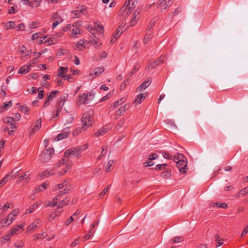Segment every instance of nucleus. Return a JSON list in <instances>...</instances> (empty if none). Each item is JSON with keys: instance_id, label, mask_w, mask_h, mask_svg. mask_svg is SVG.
Listing matches in <instances>:
<instances>
[{"instance_id": "nucleus-45", "label": "nucleus", "mask_w": 248, "mask_h": 248, "mask_svg": "<svg viewBox=\"0 0 248 248\" xmlns=\"http://www.w3.org/2000/svg\"><path fill=\"white\" fill-rule=\"evenodd\" d=\"M58 93L57 91L51 92L50 94L46 97V99L49 101L53 100L55 98V95Z\"/></svg>"}, {"instance_id": "nucleus-51", "label": "nucleus", "mask_w": 248, "mask_h": 248, "mask_svg": "<svg viewBox=\"0 0 248 248\" xmlns=\"http://www.w3.org/2000/svg\"><path fill=\"white\" fill-rule=\"evenodd\" d=\"M10 174H8L6 175L3 179L0 181V187H1L7 181L8 178L9 177Z\"/></svg>"}, {"instance_id": "nucleus-54", "label": "nucleus", "mask_w": 248, "mask_h": 248, "mask_svg": "<svg viewBox=\"0 0 248 248\" xmlns=\"http://www.w3.org/2000/svg\"><path fill=\"white\" fill-rule=\"evenodd\" d=\"M121 33L122 32L120 31L119 29H117L115 31V33L113 35V37L114 38V39H115V40L117 39L121 34Z\"/></svg>"}, {"instance_id": "nucleus-33", "label": "nucleus", "mask_w": 248, "mask_h": 248, "mask_svg": "<svg viewBox=\"0 0 248 248\" xmlns=\"http://www.w3.org/2000/svg\"><path fill=\"white\" fill-rule=\"evenodd\" d=\"M68 95L67 93H63L60 96L57 104L60 103V104H62V107H63L64 105L65 102L66 101L67 99H68Z\"/></svg>"}, {"instance_id": "nucleus-26", "label": "nucleus", "mask_w": 248, "mask_h": 248, "mask_svg": "<svg viewBox=\"0 0 248 248\" xmlns=\"http://www.w3.org/2000/svg\"><path fill=\"white\" fill-rule=\"evenodd\" d=\"M150 80L149 79H147L143 82H142V84L139 87H138L137 90L139 92H141L143 90H145L150 85Z\"/></svg>"}, {"instance_id": "nucleus-43", "label": "nucleus", "mask_w": 248, "mask_h": 248, "mask_svg": "<svg viewBox=\"0 0 248 248\" xmlns=\"http://www.w3.org/2000/svg\"><path fill=\"white\" fill-rule=\"evenodd\" d=\"M113 161L110 160L109 161L105 168V171L107 172H109L111 170L113 169L112 168V164H113Z\"/></svg>"}, {"instance_id": "nucleus-16", "label": "nucleus", "mask_w": 248, "mask_h": 248, "mask_svg": "<svg viewBox=\"0 0 248 248\" xmlns=\"http://www.w3.org/2000/svg\"><path fill=\"white\" fill-rule=\"evenodd\" d=\"M172 4L171 0H159L157 4L163 9H166L168 7L170 6Z\"/></svg>"}, {"instance_id": "nucleus-29", "label": "nucleus", "mask_w": 248, "mask_h": 248, "mask_svg": "<svg viewBox=\"0 0 248 248\" xmlns=\"http://www.w3.org/2000/svg\"><path fill=\"white\" fill-rule=\"evenodd\" d=\"M67 72V67H61L58 72V75L62 78H64V77H66V75Z\"/></svg>"}, {"instance_id": "nucleus-32", "label": "nucleus", "mask_w": 248, "mask_h": 248, "mask_svg": "<svg viewBox=\"0 0 248 248\" xmlns=\"http://www.w3.org/2000/svg\"><path fill=\"white\" fill-rule=\"evenodd\" d=\"M82 33V31L81 29L78 28H73L72 30V31L71 34H69V36L72 38H77V36L78 34H80Z\"/></svg>"}, {"instance_id": "nucleus-34", "label": "nucleus", "mask_w": 248, "mask_h": 248, "mask_svg": "<svg viewBox=\"0 0 248 248\" xmlns=\"http://www.w3.org/2000/svg\"><path fill=\"white\" fill-rule=\"evenodd\" d=\"M171 174L170 169L168 168L161 173V176L163 178L168 179L170 177Z\"/></svg>"}, {"instance_id": "nucleus-61", "label": "nucleus", "mask_w": 248, "mask_h": 248, "mask_svg": "<svg viewBox=\"0 0 248 248\" xmlns=\"http://www.w3.org/2000/svg\"><path fill=\"white\" fill-rule=\"evenodd\" d=\"M29 177V174H28L27 172H26L24 173V175H21L19 177V181H22L23 179H28Z\"/></svg>"}, {"instance_id": "nucleus-37", "label": "nucleus", "mask_w": 248, "mask_h": 248, "mask_svg": "<svg viewBox=\"0 0 248 248\" xmlns=\"http://www.w3.org/2000/svg\"><path fill=\"white\" fill-rule=\"evenodd\" d=\"M168 165L166 163L162 164H157L155 166V170H166L168 169Z\"/></svg>"}, {"instance_id": "nucleus-5", "label": "nucleus", "mask_w": 248, "mask_h": 248, "mask_svg": "<svg viewBox=\"0 0 248 248\" xmlns=\"http://www.w3.org/2000/svg\"><path fill=\"white\" fill-rule=\"evenodd\" d=\"M54 154V149L48 148L44 150L40 155V159L43 162H48L52 157Z\"/></svg>"}, {"instance_id": "nucleus-60", "label": "nucleus", "mask_w": 248, "mask_h": 248, "mask_svg": "<svg viewBox=\"0 0 248 248\" xmlns=\"http://www.w3.org/2000/svg\"><path fill=\"white\" fill-rule=\"evenodd\" d=\"M14 246L15 247L19 248H22L24 246V243L23 241L16 242L15 243Z\"/></svg>"}, {"instance_id": "nucleus-64", "label": "nucleus", "mask_w": 248, "mask_h": 248, "mask_svg": "<svg viewBox=\"0 0 248 248\" xmlns=\"http://www.w3.org/2000/svg\"><path fill=\"white\" fill-rule=\"evenodd\" d=\"M240 194L245 195L246 194H248V187H245L242 189L241 190L240 192Z\"/></svg>"}, {"instance_id": "nucleus-38", "label": "nucleus", "mask_w": 248, "mask_h": 248, "mask_svg": "<svg viewBox=\"0 0 248 248\" xmlns=\"http://www.w3.org/2000/svg\"><path fill=\"white\" fill-rule=\"evenodd\" d=\"M126 100V98L125 97H123L120 99L118 100L116 102H115L113 104V107L114 108L117 107L118 106L122 105L123 103L125 102Z\"/></svg>"}, {"instance_id": "nucleus-59", "label": "nucleus", "mask_w": 248, "mask_h": 248, "mask_svg": "<svg viewBox=\"0 0 248 248\" xmlns=\"http://www.w3.org/2000/svg\"><path fill=\"white\" fill-rule=\"evenodd\" d=\"M182 240V238L181 237L176 236L172 239L171 243H178V242H181Z\"/></svg>"}, {"instance_id": "nucleus-48", "label": "nucleus", "mask_w": 248, "mask_h": 248, "mask_svg": "<svg viewBox=\"0 0 248 248\" xmlns=\"http://www.w3.org/2000/svg\"><path fill=\"white\" fill-rule=\"evenodd\" d=\"M153 37V35L151 33H147L145 35L144 39H143V43L144 44H146L148 42L150 39L152 38Z\"/></svg>"}, {"instance_id": "nucleus-44", "label": "nucleus", "mask_w": 248, "mask_h": 248, "mask_svg": "<svg viewBox=\"0 0 248 248\" xmlns=\"http://www.w3.org/2000/svg\"><path fill=\"white\" fill-rule=\"evenodd\" d=\"M211 204H213L211 206H215L216 207H218L224 208V209L227 208L228 207L227 204L225 203H219L218 202H216V203H211Z\"/></svg>"}, {"instance_id": "nucleus-31", "label": "nucleus", "mask_w": 248, "mask_h": 248, "mask_svg": "<svg viewBox=\"0 0 248 248\" xmlns=\"http://www.w3.org/2000/svg\"><path fill=\"white\" fill-rule=\"evenodd\" d=\"M41 203L35 202L33 204L30 206L26 210L25 214H30L34 212L35 208H37Z\"/></svg>"}, {"instance_id": "nucleus-15", "label": "nucleus", "mask_w": 248, "mask_h": 248, "mask_svg": "<svg viewBox=\"0 0 248 248\" xmlns=\"http://www.w3.org/2000/svg\"><path fill=\"white\" fill-rule=\"evenodd\" d=\"M104 71V68L103 67H98L95 68L93 72H91L89 76L92 79H93L96 77L100 75Z\"/></svg>"}, {"instance_id": "nucleus-13", "label": "nucleus", "mask_w": 248, "mask_h": 248, "mask_svg": "<svg viewBox=\"0 0 248 248\" xmlns=\"http://www.w3.org/2000/svg\"><path fill=\"white\" fill-rule=\"evenodd\" d=\"M55 172H53L52 170L50 169H47L39 173L37 175V178L40 180L43 179L51 176Z\"/></svg>"}, {"instance_id": "nucleus-52", "label": "nucleus", "mask_w": 248, "mask_h": 248, "mask_svg": "<svg viewBox=\"0 0 248 248\" xmlns=\"http://www.w3.org/2000/svg\"><path fill=\"white\" fill-rule=\"evenodd\" d=\"M13 234L11 233V232H10V231H9L7 234H6L4 237H3V239H4V241H8L10 239L11 237H12V236H13Z\"/></svg>"}, {"instance_id": "nucleus-57", "label": "nucleus", "mask_w": 248, "mask_h": 248, "mask_svg": "<svg viewBox=\"0 0 248 248\" xmlns=\"http://www.w3.org/2000/svg\"><path fill=\"white\" fill-rule=\"evenodd\" d=\"M110 186H108L107 187L105 188L100 193L99 197L100 198L102 197L109 190L110 188Z\"/></svg>"}, {"instance_id": "nucleus-20", "label": "nucleus", "mask_w": 248, "mask_h": 248, "mask_svg": "<svg viewBox=\"0 0 248 248\" xmlns=\"http://www.w3.org/2000/svg\"><path fill=\"white\" fill-rule=\"evenodd\" d=\"M139 14L140 12L137 11V10L134 12L130 21L131 26H134L137 23L140 18Z\"/></svg>"}, {"instance_id": "nucleus-53", "label": "nucleus", "mask_w": 248, "mask_h": 248, "mask_svg": "<svg viewBox=\"0 0 248 248\" xmlns=\"http://www.w3.org/2000/svg\"><path fill=\"white\" fill-rule=\"evenodd\" d=\"M37 91L38 92V99H41L43 97V89L39 88Z\"/></svg>"}, {"instance_id": "nucleus-18", "label": "nucleus", "mask_w": 248, "mask_h": 248, "mask_svg": "<svg viewBox=\"0 0 248 248\" xmlns=\"http://www.w3.org/2000/svg\"><path fill=\"white\" fill-rule=\"evenodd\" d=\"M19 213V210L18 209H16L7 216V217L9 220L8 224H11L14 221L16 217L18 215Z\"/></svg>"}, {"instance_id": "nucleus-19", "label": "nucleus", "mask_w": 248, "mask_h": 248, "mask_svg": "<svg viewBox=\"0 0 248 248\" xmlns=\"http://www.w3.org/2000/svg\"><path fill=\"white\" fill-rule=\"evenodd\" d=\"M38 43V44H45L47 45L54 44L52 39L47 38V35H45L41 37Z\"/></svg>"}, {"instance_id": "nucleus-12", "label": "nucleus", "mask_w": 248, "mask_h": 248, "mask_svg": "<svg viewBox=\"0 0 248 248\" xmlns=\"http://www.w3.org/2000/svg\"><path fill=\"white\" fill-rule=\"evenodd\" d=\"M112 127V125L111 124H106L105 126L98 130L95 133V135L96 137L102 136L106 132L109 131Z\"/></svg>"}, {"instance_id": "nucleus-28", "label": "nucleus", "mask_w": 248, "mask_h": 248, "mask_svg": "<svg viewBox=\"0 0 248 248\" xmlns=\"http://www.w3.org/2000/svg\"><path fill=\"white\" fill-rule=\"evenodd\" d=\"M24 225H22V224L20 225H17L16 227H15L12 228L10 230V232L13 234V235H14L16 234H18V233H20L23 230L22 229V231H21V229H22L23 228V227H24Z\"/></svg>"}, {"instance_id": "nucleus-21", "label": "nucleus", "mask_w": 248, "mask_h": 248, "mask_svg": "<svg viewBox=\"0 0 248 248\" xmlns=\"http://www.w3.org/2000/svg\"><path fill=\"white\" fill-rule=\"evenodd\" d=\"M5 124H8L10 126V128L13 129L16 128V126L15 124V120L12 117H6L3 120Z\"/></svg>"}, {"instance_id": "nucleus-63", "label": "nucleus", "mask_w": 248, "mask_h": 248, "mask_svg": "<svg viewBox=\"0 0 248 248\" xmlns=\"http://www.w3.org/2000/svg\"><path fill=\"white\" fill-rule=\"evenodd\" d=\"M38 27V24L37 22H33L30 24V28L31 29L36 28Z\"/></svg>"}, {"instance_id": "nucleus-47", "label": "nucleus", "mask_w": 248, "mask_h": 248, "mask_svg": "<svg viewBox=\"0 0 248 248\" xmlns=\"http://www.w3.org/2000/svg\"><path fill=\"white\" fill-rule=\"evenodd\" d=\"M158 20V18L157 17H155L153 18L150 23V25L148 27V30L150 31L153 27L155 26V22Z\"/></svg>"}, {"instance_id": "nucleus-55", "label": "nucleus", "mask_w": 248, "mask_h": 248, "mask_svg": "<svg viewBox=\"0 0 248 248\" xmlns=\"http://www.w3.org/2000/svg\"><path fill=\"white\" fill-rule=\"evenodd\" d=\"M74 220V219L73 217V216L70 217L69 218L66 219L64 222V225L66 226H68L69 224H70Z\"/></svg>"}, {"instance_id": "nucleus-39", "label": "nucleus", "mask_w": 248, "mask_h": 248, "mask_svg": "<svg viewBox=\"0 0 248 248\" xmlns=\"http://www.w3.org/2000/svg\"><path fill=\"white\" fill-rule=\"evenodd\" d=\"M185 156L182 154L178 153L176 155L173 156V160L176 163H177L178 161L181 160L183 159H185Z\"/></svg>"}, {"instance_id": "nucleus-23", "label": "nucleus", "mask_w": 248, "mask_h": 248, "mask_svg": "<svg viewBox=\"0 0 248 248\" xmlns=\"http://www.w3.org/2000/svg\"><path fill=\"white\" fill-rule=\"evenodd\" d=\"M164 62V60H162L160 58L159 59L158 61H155L153 62H150L146 65V68L147 69H150L151 68H155L157 65L159 64L160 63H163Z\"/></svg>"}, {"instance_id": "nucleus-3", "label": "nucleus", "mask_w": 248, "mask_h": 248, "mask_svg": "<svg viewBox=\"0 0 248 248\" xmlns=\"http://www.w3.org/2000/svg\"><path fill=\"white\" fill-rule=\"evenodd\" d=\"M81 122L82 126L81 129L83 131L86 130L88 127L92 126L93 124V116L90 112L85 113L82 117Z\"/></svg>"}, {"instance_id": "nucleus-35", "label": "nucleus", "mask_w": 248, "mask_h": 248, "mask_svg": "<svg viewBox=\"0 0 248 248\" xmlns=\"http://www.w3.org/2000/svg\"><path fill=\"white\" fill-rule=\"evenodd\" d=\"M42 0H33L32 1H30L29 6L31 8L37 7L40 5Z\"/></svg>"}, {"instance_id": "nucleus-10", "label": "nucleus", "mask_w": 248, "mask_h": 248, "mask_svg": "<svg viewBox=\"0 0 248 248\" xmlns=\"http://www.w3.org/2000/svg\"><path fill=\"white\" fill-rule=\"evenodd\" d=\"M41 119H37L33 125H32L31 127V130H30L29 134L30 135L34 134L36 133L41 128Z\"/></svg>"}, {"instance_id": "nucleus-7", "label": "nucleus", "mask_w": 248, "mask_h": 248, "mask_svg": "<svg viewBox=\"0 0 248 248\" xmlns=\"http://www.w3.org/2000/svg\"><path fill=\"white\" fill-rule=\"evenodd\" d=\"M187 163V161L186 157H185V159L178 161V162L176 165L181 173H185L186 172L188 169L186 167Z\"/></svg>"}, {"instance_id": "nucleus-40", "label": "nucleus", "mask_w": 248, "mask_h": 248, "mask_svg": "<svg viewBox=\"0 0 248 248\" xmlns=\"http://www.w3.org/2000/svg\"><path fill=\"white\" fill-rule=\"evenodd\" d=\"M12 106V102L11 101H10L8 102H4L3 103V105L1 107V109L2 111H5L11 107Z\"/></svg>"}, {"instance_id": "nucleus-41", "label": "nucleus", "mask_w": 248, "mask_h": 248, "mask_svg": "<svg viewBox=\"0 0 248 248\" xmlns=\"http://www.w3.org/2000/svg\"><path fill=\"white\" fill-rule=\"evenodd\" d=\"M68 135V133L67 132L61 133L60 134H58L57 137V140H62L67 138Z\"/></svg>"}, {"instance_id": "nucleus-11", "label": "nucleus", "mask_w": 248, "mask_h": 248, "mask_svg": "<svg viewBox=\"0 0 248 248\" xmlns=\"http://www.w3.org/2000/svg\"><path fill=\"white\" fill-rule=\"evenodd\" d=\"M41 223V220L39 218H36L34 221L29 225L27 228V232H31L34 230L38 228V225Z\"/></svg>"}, {"instance_id": "nucleus-49", "label": "nucleus", "mask_w": 248, "mask_h": 248, "mask_svg": "<svg viewBox=\"0 0 248 248\" xmlns=\"http://www.w3.org/2000/svg\"><path fill=\"white\" fill-rule=\"evenodd\" d=\"M68 180H65L64 181V182H63V183H62V184H60L56 186H55V187L54 188V189L55 190H59V189L64 187L65 186H66Z\"/></svg>"}, {"instance_id": "nucleus-46", "label": "nucleus", "mask_w": 248, "mask_h": 248, "mask_svg": "<svg viewBox=\"0 0 248 248\" xmlns=\"http://www.w3.org/2000/svg\"><path fill=\"white\" fill-rule=\"evenodd\" d=\"M69 202V200L67 199H65L59 203L58 205V207L59 208H61L63 207V206L68 204Z\"/></svg>"}, {"instance_id": "nucleus-25", "label": "nucleus", "mask_w": 248, "mask_h": 248, "mask_svg": "<svg viewBox=\"0 0 248 248\" xmlns=\"http://www.w3.org/2000/svg\"><path fill=\"white\" fill-rule=\"evenodd\" d=\"M87 41L84 40H80L76 45L75 48L78 50H82L86 47Z\"/></svg>"}, {"instance_id": "nucleus-30", "label": "nucleus", "mask_w": 248, "mask_h": 248, "mask_svg": "<svg viewBox=\"0 0 248 248\" xmlns=\"http://www.w3.org/2000/svg\"><path fill=\"white\" fill-rule=\"evenodd\" d=\"M62 212V210L54 211L51 213L48 217V221H51L54 220L57 217L59 216Z\"/></svg>"}, {"instance_id": "nucleus-9", "label": "nucleus", "mask_w": 248, "mask_h": 248, "mask_svg": "<svg viewBox=\"0 0 248 248\" xmlns=\"http://www.w3.org/2000/svg\"><path fill=\"white\" fill-rule=\"evenodd\" d=\"M52 19L54 22L52 25L53 29L63 21V19L59 13H55L52 15Z\"/></svg>"}, {"instance_id": "nucleus-50", "label": "nucleus", "mask_w": 248, "mask_h": 248, "mask_svg": "<svg viewBox=\"0 0 248 248\" xmlns=\"http://www.w3.org/2000/svg\"><path fill=\"white\" fill-rule=\"evenodd\" d=\"M215 239L216 241H217V244L216 245L217 247H218L221 246L222 245L223 242L221 239H219V236L218 234H216L215 235Z\"/></svg>"}, {"instance_id": "nucleus-58", "label": "nucleus", "mask_w": 248, "mask_h": 248, "mask_svg": "<svg viewBox=\"0 0 248 248\" xmlns=\"http://www.w3.org/2000/svg\"><path fill=\"white\" fill-rule=\"evenodd\" d=\"M82 22L81 21H77L75 23H74L72 24V27L74 28H78V29H80V27L81 26Z\"/></svg>"}, {"instance_id": "nucleus-62", "label": "nucleus", "mask_w": 248, "mask_h": 248, "mask_svg": "<svg viewBox=\"0 0 248 248\" xmlns=\"http://www.w3.org/2000/svg\"><path fill=\"white\" fill-rule=\"evenodd\" d=\"M21 110L25 113H27L30 110V108L28 106H21L20 107Z\"/></svg>"}, {"instance_id": "nucleus-42", "label": "nucleus", "mask_w": 248, "mask_h": 248, "mask_svg": "<svg viewBox=\"0 0 248 248\" xmlns=\"http://www.w3.org/2000/svg\"><path fill=\"white\" fill-rule=\"evenodd\" d=\"M91 43L96 47H98L102 45L99 39L95 36H94V38L92 40Z\"/></svg>"}, {"instance_id": "nucleus-14", "label": "nucleus", "mask_w": 248, "mask_h": 248, "mask_svg": "<svg viewBox=\"0 0 248 248\" xmlns=\"http://www.w3.org/2000/svg\"><path fill=\"white\" fill-rule=\"evenodd\" d=\"M157 157V155L155 153L150 154L147 160L144 163V166L145 167H150L154 165V163L153 162V160L156 159Z\"/></svg>"}, {"instance_id": "nucleus-17", "label": "nucleus", "mask_w": 248, "mask_h": 248, "mask_svg": "<svg viewBox=\"0 0 248 248\" xmlns=\"http://www.w3.org/2000/svg\"><path fill=\"white\" fill-rule=\"evenodd\" d=\"M86 9V7L85 6H81L80 9L75 10L72 13L73 17L78 18L84 14V12L85 11Z\"/></svg>"}, {"instance_id": "nucleus-8", "label": "nucleus", "mask_w": 248, "mask_h": 248, "mask_svg": "<svg viewBox=\"0 0 248 248\" xmlns=\"http://www.w3.org/2000/svg\"><path fill=\"white\" fill-rule=\"evenodd\" d=\"M69 190L68 189L66 188V187H65L63 190H62L59 192V194L55 198L52 199L51 202H50L49 204L47 205V206H49L52 207H54V206H55L58 203V200L60 199V196L64 195L65 194L68 193Z\"/></svg>"}, {"instance_id": "nucleus-27", "label": "nucleus", "mask_w": 248, "mask_h": 248, "mask_svg": "<svg viewBox=\"0 0 248 248\" xmlns=\"http://www.w3.org/2000/svg\"><path fill=\"white\" fill-rule=\"evenodd\" d=\"M30 71L31 68H30V66H28V65H24L19 68L17 73L20 74H26L29 73Z\"/></svg>"}, {"instance_id": "nucleus-22", "label": "nucleus", "mask_w": 248, "mask_h": 248, "mask_svg": "<svg viewBox=\"0 0 248 248\" xmlns=\"http://www.w3.org/2000/svg\"><path fill=\"white\" fill-rule=\"evenodd\" d=\"M62 104H57L56 106V109L53 112L52 118H57L59 116L60 113L62 111Z\"/></svg>"}, {"instance_id": "nucleus-2", "label": "nucleus", "mask_w": 248, "mask_h": 248, "mask_svg": "<svg viewBox=\"0 0 248 248\" xmlns=\"http://www.w3.org/2000/svg\"><path fill=\"white\" fill-rule=\"evenodd\" d=\"M136 5V1L135 0H126L125 4L121 9L122 16L125 17L128 16L135 8Z\"/></svg>"}, {"instance_id": "nucleus-24", "label": "nucleus", "mask_w": 248, "mask_h": 248, "mask_svg": "<svg viewBox=\"0 0 248 248\" xmlns=\"http://www.w3.org/2000/svg\"><path fill=\"white\" fill-rule=\"evenodd\" d=\"M147 96L146 93L139 94L136 98L134 101L133 104H140L141 103L142 101Z\"/></svg>"}, {"instance_id": "nucleus-36", "label": "nucleus", "mask_w": 248, "mask_h": 248, "mask_svg": "<svg viewBox=\"0 0 248 248\" xmlns=\"http://www.w3.org/2000/svg\"><path fill=\"white\" fill-rule=\"evenodd\" d=\"M15 25L16 24L15 22L12 21H8L5 23L4 28L6 30L12 29L15 28Z\"/></svg>"}, {"instance_id": "nucleus-6", "label": "nucleus", "mask_w": 248, "mask_h": 248, "mask_svg": "<svg viewBox=\"0 0 248 248\" xmlns=\"http://www.w3.org/2000/svg\"><path fill=\"white\" fill-rule=\"evenodd\" d=\"M86 28L93 35H94L95 33L98 35H102L103 33V27L96 23H95L93 26L88 25L86 26Z\"/></svg>"}, {"instance_id": "nucleus-1", "label": "nucleus", "mask_w": 248, "mask_h": 248, "mask_svg": "<svg viewBox=\"0 0 248 248\" xmlns=\"http://www.w3.org/2000/svg\"><path fill=\"white\" fill-rule=\"evenodd\" d=\"M81 148H72L67 150L65 152L64 158L61 159L57 164V167H63L61 170H56V171H58V175L62 176L67 172L72 165L70 160L75 156L77 158L80 157L81 156Z\"/></svg>"}, {"instance_id": "nucleus-4", "label": "nucleus", "mask_w": 248, "mask_h": 248, "mask_svg": "<svg viewBox=\"0 0 248 248\" xmlns=\"http://www.w3.org/2000/svg\"><path fill=\"white\" fill-rule=\"evenodd\" d=\"M94 97V94L92 92L84 93L78 96L77 103L78 105L88 104Z\"/></svg>"}, {"instance_id": "nucleus-56", "label": "nucleus", "mask_w": 248, "mask_h": 248, "mask_svg": "<svg viewBox=\"0 0 248 248\" xmlns=\"http://www.w3.org/2000/svg\"><path fill=\"white\" fill-rule=\"evenodd\" d=\"M47 236V234L46 232H44L41 233L37 234L36 235V239H43L45 238Z\"/></svg>"}]
</instances>
